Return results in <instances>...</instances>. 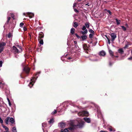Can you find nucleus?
I'll use <instances>...</instances> for the list:
<instances>
[{
    "label": "nucleus",
    "instance_id": "f257e3e1",
    "mask_svg": "<svg viewBox=\"0 0 132 132\" xmlns=\"http://www.w3.org/2000/svg\"><path fill=\"white\" fill-rule=\"evenodd\" d=\"M40 71L37 72L35 74V77H33L31 79V82H30L29 84L28 85V86L30 88H31L33 85L34 84L36 80L38 77V76H37L39 75L40 73Z\"/></svg>",
    "mask_w": 132,
    "mask_h": 132
},
{
    "label": "nucleus",
    "instance_id": "f03ea898",
    "mask_svg": "<svg viewBox=\"0 0 132 132\" xmlns=\"http://www.w3.org/2000/svg\"><path fill=\"white\" fill-rule=\"evenodd\" d=\"M78 115L79 116H88L89 115L88 112L85 111H83L80 112L78 113Z\"/></svg>",
    "mask_w": 132,
    "mask_h": 132
},
{
    "label": "nucleus",
    "instance_id": "7ed1b4c3",
    "mask_svg": "<svg viewBox=\"0 0 132 132\" xmlns=\"http://www.w3.org/2000/svg\"><path fill=\"white\" fill-rule=\"evenodd\" d=\"M82 30L84 31H81V32L83 35H85L88 32L87 30L86 29V27L85 26H83L82 28Z\"/></svg>",
    "mask_w": 132,
    "mask_h": 132
},
{
    "label": "nucleus",
    "instance_id": "20e7f679",
    "mask_svg": "<svg viewBox=\"0 0 132 132\" xmlns=\"http://www.w3.org/2000/svg\"><path fill=\"white\" fill-rule=\"evenodd\" d=\"M70 127H69L68 128V130H70V131H72L75 129V127H76V126L75 125H73V123H71L70 124Z\"/></svg>",
    "mask_w": 132,
    "mask_h": 132
},
{
    "label": "nucleus",
    "instance_id": "39448f33",
    "mask_svg": "<svg viewBox=\"0 0 132 132\" xmlns=\"http://www.w3.org/2000/svg\"><path fill=\"white\" fill-rule=\"evenodd\" d=\"M111 41L113 42L116 38V35L115 33H111Z\"/></svg>",
    "mask_w": 132,
    "mask_h": 132
},
{
    "label": "nucleus",
    "instance_id": "423d86ee",
    "mask_svg": "<svg viewBox=\"0 0 132 132\" xmlns=\"http://www.w3.org/2000/svg\"><path fill=\"white\" fill-rule=\"evenodd\" d=\"M12 48L13 49V52L15 54L18 53L20 52V51L15 46H13Z\"/></svg>",
    "mask_w": 132,
    "mask_h": 132
},
{
    "label": "nucleus",
    "instance_id": "0eeeda50",
    "mask_svg": "<svg viewBox=\"0 0 132 132\" xmlns=\"http://www.w3.org/2000/svg\"><path fill=\"white\" fill-rule=\"evenodd\" d=\"M65 123L62 122H60L58 124L59 126L61 128H64L65 127Z\"/></svg>",
    "mask_w": 132,
    "mask_h": 132
},
{
    "label": "nucleus",
    "instance_id": "6e6552de",
    "mask_svg": "<svg viewBox=\"0 0 132 132\" xmlns=\"http://www.w3.org/2000/svg\"><path fill=\"white\" fill-rule=\"evenodd\" d=\"M28 15L30 18H31L34 16V13L28 12L26 13Z\"/></svg>",
    "mask_w": 132,
    "mask_h": 132
},
{
    "label": "nucleus",
    "instance_id": "1a4fd4ad",
    "mask_svg": "<svg viewBox=\"0 0 132 132\" xmlns=\"http://www.w3.org/2000/svg\"><path fill=\"white\" fill-rule=\"evenodd\" d=\"M95 106L97 110V111L98 114L97 116L98 117V115L101 114V112L100 110L99 107L97 105H95Z\"/></svg>",
    "mask_w": 132,
    "mask_h": 132
},
{
    "label": "nucleus",
    "instance_id": "9d476101",
    "mask_svg": "<svg viewBox=\"0 0 132 132\" xmlns=\"http://www.w3.org/2000/svg\"><path fill=\"white\" fill-rule=\"evenodd\" d=\"M30 70V69L28 67H25L23 69V70L24 71L26 72L27 73H29V70Z\"/></svg>",
    "mask_w": 132,
    "mask_h": 132
},
{
    "label": "nucleus",
    "instance_id": "9b49d317",
    "mask_svg": "<svg viewBox=\"0 0 132 132\" xmlns=\"http://www.w3.org/2000/svg\"><path fill=\"white\" fill-rule=\"evenodd\" d=\"M84 122H82L81 123H79L76 126L78 127L79 128H82L83 127L84 125Z\"/></svg>",
    "mask_w": 132,
    "mask_h": 132
},
{
    "label": "nucleus",
    "instance_id": "f8f14e48",
    "mask_svg": "<svg viewBox=\"0 0 132 132\" xmlns=\"http://www.w3.org/2000/svg\"><path fill=\"white\" fill-rule=\"evenodd\" d=\"M99 54L100 56H104L106 55V53L104 51H102L99 52Z\"/></svg>",
    "mask_w": 132,
    "mask_h": 132
},
{
    "label": "nucleus",
    "instance_id": "ddd939ff",
    "mask_svg": "<svg viewBox=\"0 0 132 132\" xmlns=\"http://www.w3.org/2000/svg\"><path fill=\"white\" fill-rule=\"evenodd\" d=\"M108 49L110 55L113 58L114 57L113 52L109 48H108Z\"/></svg>",
    "mask_w": 132,
    "mask_h": 132
},
{
    "label": "nucleus",
    "instance_id": "4468645a",
    "mask_svg": "<svg viewBox=\"0 0 132 132\" xmlns=\"http://www.w3.org/2000/svg\"><path fill=\"white\" fill-rule=\"evenodd\" d=\"M83 119L87 123H89L90 122V119L89 118H84Z\"/></svg>",
    "mask_w": 132,
    "mask_h": 132
},
{
    "label": "nucleus",
    "instance_id": "2eb2a0df",
    "mask_svg": "<svg viewBox=\"0 0 132 132\" xmlns=\"http://www.w3.org/2000/svg\"><path fill=\"white\" fill-rule=\"evenodd\" d=\"M6 43L4 42H2L0 43V48H4V46L6 45Z\"/></svg>",
    "mask_w": 132,
    "mask_h": 132
},
{
    "label": "nucleus",
    "instance_id": "dca6fc26",
    "mask_svg": "<svg viewBox=\"0 0 132 132\" xmlns=\"http://www.w3.org/2000/svg\"><path fill=\"white\" fill-rule=\"evenodd\" d=\"M118 52L120 53L121 54H123L124 52V51L123 49L122 48H120L118 50Z\"/></svg>",
    "mask_w": 132,
    "mask_h": 132
},
{
    "label": "nucleus",
    "instance_id": "f3484780",
    "mask_svg": "<svg viewBox=\"0 0 132 132\" xmlns=\"http://www.w3.org/2000/svg\"><path fill=\"white\" fill-rule=\"evenodd\" d=\"M82 35V36H81L80 38H82V41H84V40L86 39L87 38V36L86 35Z\"/></svg>",
    "mask_w": 132,
    "mask_h": 132
},
{
    "label": "nucleus",
    "instance_id": "a211bd4d",
    "mask_svg": "<svg viewBox=\"0 0 132 132\" xmlns=\"http://www.w3.org/2000/svg\"><path fill=\"white\" fill-rule=\"evenodd\" d=\"M10 119V117H8L5 119V121L6 124L7 125L8 124V122Z\"/></svg>",
    "mask_w": 132,
    "mask_h": 132
},
{
    "label": "nucleus",
    "instance_id": "6ab92c4d",
    "mask_svg": "<svg viewBox=\"0 0 132 132\" xmlns=\"http://www.w3.org/2000/svg\"><path fill=\"white\" fill-rule=\"evenodd\" d=\"M10 122L12 124L14 123L15 122V121L14 119L12 118H10L9 119Z\"/></svg>",
    "mask_w": 132,
    "mask_h": 132
},
{
    "label": "nucleus",
    "instance_id": "aec40b11",
    "mask_svg": "<svg viewBox=\"0 0 132 132\" xmlns=\"http://www.w3.org/2000/svg\"><path fill=\"white\" fill-rule=\"evenodd\" d=\"M68 131L69 130L67 128H66L64 129H61V132H68Z\"/></svg>",
    "mask_w": 132,
    "mask_h": 132
},
{
    "label": "nucleus",
    "instance_id": "412c9836",
    "mask_svg": "<svg viewBox=\"0 0 132 132\" xmlns=\"http://www.w3.org/2000/svg\"><path fill=\"white\" fill-rule=\"evenodd\" d=\"M75 29L73 28H72L70 30V32L73 35L74 34L75 32Z\"/></svg>",
    "mask_w": 132,
    "mask_h": 132
},
{
    "label": "nucleus",
    "instance_id": "4be33fe9",
    "mask_svg": "<svg viewBox=\"0 0 132 132\" xmlns=\"http://www.w3.org/2000/svg\"><path fill=\"white\" fill-rule=\"evenodd\" d=\"M105 36L106 37L108 41V43L109 44H110V40L109 37L107 36L106 35H105Z\"/></svg>",
    "mask_w": 132,
    "mask_h": 132
},
{
    "label": "nucleus",
    "instance_id": "5701e85b",
    "mask_svg": "<svg viewBox=\"0 0 132 132\" xmlns=\"http://www.w3.org/2000/svg\"><path fill=\"white\" fill-rule=\"evenodd\" d=\"M115 20H116L117 24L118 25H119L120 23L121 20H118L117 19H116Z\"/></svg>",
    "mask_w": 132,
    "mask_h": 132
},
{
    "label": "nucleus",
    "instance_id": "b1692460",
    "mask_svg": "<svg viewBox=\"0 0 132 132\" xmlns=\"http://www.w3.org/2000/svg\"><path fill=\"white\" fill-rule=\"evenodd\" d=\"M73 26L75 28H76L78 26V24L77 23L75 22L74 23Z\"/></svg>",
    "mask_w": 132,
    "mask_h": 132
},
{
    "label": "nucleus",
    "instance_id": "393cba45",
    "mask_svg": "<svg viewBox=\"0 0 132 132\" xmlns=\"http://www.w3.org/2000/svg\"><path fill=\"white\" fill-rule=\"evenodd\" d=\"M40 36L39 37L40 39L43 38L44 37V34L43 33H41L40 34H39Z\"/></svg>",
    "mask_w": 132,
    "mask_h": 132
},
{
    "label": "nucleus",
    "instance_id": "a878e982",
    "mask_svg": "<svg viewBox=\"0 0 132 132\" xmlns=\"http://www.w3.org/2000/svg\"><path fill=\"white\" fill-rule=\"evenodd\" d=\"M85 26L87 28H89V22H86L85 24Z\"/></svg>",
    "mask_w": 132,
    "mask_h": 132
},
{
    "label": "nucleus",
    "instance_id": "bb28decb",
    "mask_svg": "<svg viewBox=\"0 0 132 132\" xmlns=\"http://www.w3.org/2000/svg\"><path fill=\"white\" fill-rule=\"evenodd\" d=\"M12 129V131L13 132H17L16 128L15 127H13Z\"/></svg>",
    "mask_w": 132,
    "mask_h": 132
},
{
    "label": "nucleus",
    "instance_id": "cd10ccee",
    "mask_svg": "<svg viewBox=\"0 0 132 132\" xmlns=\"http://www.w3.org/2000/svg\"><path fill=\"white\" fill-rule=\"evenodd\" d=\"M89 31L91 33H92L93 34H94V32L92 29H90L89 30Z\"/></svg>",
    "mask_w": 132,
    "mask_h": 132
},
{
    "label": "nucleus",
    "instance_id": "c85d7f7f",
    "mask_svg": "<svg viewBox=\"0 0 132 132\" xmlns=\"http://www.w3.org/2000/svg\"><path fill=\"white\" fill-rule=\"evenodd\" d=\"M3 127L5 129L6 132L8 131V128L7 127L5 126H3Z\"/></svg>",
    "mask_w": 132,
    "mask_h": 132
},
{
    "label": "nucleus",
    "instance_id": "c756f323",
    "mask_svg": "<svg viewBox=\"0 0 132 132\" xmlns=\"http://www.w3.org/2000/svg\"><path fill=\"white\" fill-rule=\"evenodd\" d=\"M53 119H51L49 121V123H53Z\"/></svg>",
    "mask_w": 132,
    "mask_h": 132
},
{
    "label": "nucleus",
    "instance_id": "7c9ffc66",
    "mask_svg": "<svg viewBox=\"0 0 132 132\" xmlns=\"http://www.w3.org/2000/svg\"><path fill=\"white\" fill-rule=\"evenodd\" d=\"M39 43L40 44L43 45V39H41L39 41Z\"/></svg>",
    "mask_w": 132,
    "mask_h": 132
},
{
    "label": "nucleus",
    "instance_id": "2f4dec72",
    "mask_svg": "<svg viewBox=\"0 0 132 132\" xmlns=\"http://www.w3.org/2000/svg\"><path fill=\"white\" fill-rule=\"evenodd\" d=\"M57 112V111L56 110H54V111H53L52 113V114H54L56 113Z\"/></svg>",
    "mask_w": 132,
    "mask_h": 132
},
{
    "label": "nucleus",
    "instance_id": "473e14b6",
    "mask_svg": "<svg viewBox=\"0 0 132 132\" xmlns=\"http://www.w3.org/2000/svg\"><path fill=\"white\" fill-rule=\"evenodd\" d=\"M121 27L124 31H125L126 30V28L123 26H122Z\"/></svg>",
    "mask_w": 132,
    "mask_h": 132
},
{
    "label": "nucleus",
    "instance_id": "72a5a7b5",
    "mask_svg": "<svg viewBox=\"0 0 132 132\" xmlns=\"http://www.w3.org/2000/svg\"><path fill=\"white\" fill-rule=\"evenodd\" d=\"M93 34H90L89 35V38H92L93 37Z\"/></svg>",
    "mask_w": 132,
    "mask_h": 132
},
{
    "label": "nucleus",
    "instance_id": "f704fd0d",
    "mask_svg": "<svg viewBox=\"0 0 132 132\" xmlns=\"http://www.w3.org/2000/svg\"><path fill=\"white\" fill-rule=\"evenodd\" d=\"M73 9H74V10L75 12H76V13H78L79 12L78 11V10H77V9H76V8H74Z\"/></svg>",
    "mask_w": 132,
    "mask_h": 132
},
{
    "label": "nucleus",
    "instance_id": "c9c22d12",
    "mask_svg": "<svg viewBox=\"0 0 132 132\" xmlns=\"http://www.w3.org/2000/svg\"><path fill=\"white\" fill-rule=\"evenodd\" d=\"M23 25H24V23H22V22L20 24V27H23L22 26Z\"/></svg>",
    "mask_w": 132,
    "mask_h": 132
},
{
    "label": "nucleus",
    "instance_id": "e433bc0d",
    "mask_svg": "<svg viewBox=\"0 0 132 132\" xmlns=\"http://www.w3.org/2000/svg\"><path fill=\"white\" fill-rule=\"evenodd\" d=\"M0 122L1 124H2L3 123V121L1 117H0Z\"/></svg>",
    "mask_w": 132,
    "mask_h": 132
},
{
    "label": "nucleus",
    "instance_id": "4c0bfd02",
    "mask_svg": "<svg viewBox=\"0 0 132 132\" xmlns=\"http://www.w3.org/2000/svg\"><path fill=\"white\" fill-rule=\"evenodd\" d=\"M12 36L11 34L10 33H9L8 34V37L9 38H10Z\"/></svg>",
    "mask_w": 132,
    "mask_h": 132
},
{
    "label": "nucleus",
    "instance_id": "58836bf2",
    "mask_svg": "<svg viewBox=\"0 0 132 132\" xmlns=\"http://www.w3.org/2000/svg\"><path fill=\"white\" fill-rule=\"evenodd\" d=\"M3 64V61L1 60L0 61V67H1L2 66Z\"/></svg>",
    "mask_w": 132,
    "mask_h": 132
},
{
    "label": "nucleus",
    "instance_id": "ea45409f",
    "mask_svg": "<svg viewBox=\"0 0 132 132\" xmlns=\"http://www.w3.org/2000/svg\"><path fill=\"white\" fill-rule=\"evenodd\" d=\"M46 123H42V126L43 127L44 126H46Z\"/></svg>",
    "mask_w": 132,
    "mask_h": 132
},
{
    "label": "nucleus",
    "instance_id": "a19ab883",
    "mask_svg": "<svg viewBox=\"0 0 132 132\" xmlns=\"http://www.w3.org/2000/svg\"><path fill=\"white\" fill-rule=\"evenodd\" d=\"M105 10H106L107 11V12L109 13L110 14V15H111V11L109 10H107L106 9H105Z\"/></svg>",
    "mask_w": 132,
    "mask_h": 132
},
{
    "label": "nucleus",
    "instance_id": "79ce46f5",
    "mask_svg": "<svg viewBox=\"0 0 132 132\" xmlns=\"http://www.w3.org/2000/svg\"><path fill=\"white\" fill-rule=\"evenodd\" d=\"M108 130L110 131H113V129H112L111 128H108Z\"/></svg>",
    "mask_w": 132,
    "mask_h": 132
},
{
    "label": "nucleus",
    "instance_id": "37998d69",
    "mask_svg": "<svg viewBox=\"0 0 132 132\" xmlns=\"http://www.w3.org/2000/svg\"><path fill=\"white\" fill-rule=\"evenodd\" d=\"M128 59L129 60H132V57H129L128 58Z\"/></svg>",
    "mask_w": 132,
    "mask_h": 132
},
{
    "label": "nucleus",
    "instance_id": "c03bdc74",
    "mask_svg": "<svg viewBox=\"0 0 132 132\" xmlns=\"http://www.w3.org/2000/svg\"><path fill=\"white\" fill-rule=\"evenodd\" d=\"M75 35L78 38H80V36H78L77 34H75Z\"/></svg>",
    "mask_w": 132,
    "mask_h": 132
},
{
    "label": "nucleus",
    "instance_id": "a18cd8bd",
    "mask_svg": "<svg viewBox=\"0 0 132 132\" xmlns=\"http://www.w3.org/2000/svg\"><path fill=\"white\" fill-rule=\"evenodd\" d=\"M4 48H0V53H1L2 51H3Z\"/></svg>",
    "mask_w": 132,
    "mask_h": 132
},
{
    "label": "nucleus",
    "instance_id": "49530a36",
    "mask_svg": "<svg viewBox=\"0 0 132 132\" xmlns=\"http://www.w3.org/2000/svg\"><path fill=\"white\" fill-rule=\"evenodd\" d=\"M67 102H65L63 103V104H64L65 105H66V106H67Z\"/></svg>",
    "mask_w": 132,
    "mask_h": 132
},
{
    "label": "nucleus",
    "instance_id": "de8ad7c7",
    "mask_svg": "<svg viewBox=\"0 0 132 132\" xmlns=\"http://www.w3.org/2000/svg\"><path fill=\"white\" fill-rule=\"evenodd\" d=\"M93 61H98V60L97 59H93L92 60Z\"/></svg>",
    "mask_w": 132,
    "mask_h": 132
},
{
    "label": "nucleus",
    "instance_id": "09e8293b",
    "mask_svg": "<svg viewBox=\"0 0 132 132\" xmlns=\"http://www.w3.org/2000/svg\"><path fill=\"white\" fill-rule=\"evenodd\" d=\"M23 29L24 31H26L27 30V28H26V27H24L23 28Z\"/></svg>",
    "mask_w": 132,
    "mask_h": 132
},
{
    "label": "nucleus",
    "instance_id": "8fccbe9b",
    "mask_svg": "<svg viewBox=\"0 0 132 132\" xmlns=\"http://www.w3.org/2000/svg\"><path fill=\"white\" fill-rule=\"evenodd\" d=\"M76 4H77L76 3H75L73 4V8H74V7L76 5Z\"/></svg>",
    "mask_w": 132,
    "mask_h": 132
},
{
    "label": "nucleus",
    "instance_id": "3c124183",
    "mask_svg": "<svg viewBox=\"0 0 132 132\" xmlns=\"http://www.w3.org/2000/svg\"><path fill=\"white\" fill-rule=\"evenodd\" d=\"M9 21H10L9 20H8L7 19V20L6 22V23H5V24L6 25V24H8V23H9Z\"/></svg>",
    "mask_w": 132,
    "mask_h": 132
},
{
    "label": "nucleus",
    "instance_id": "603ef678",
    "mask_svg": "<svg viewBox=\"0 0 132 132\" xmlns=\"http://www.w3.org/2000/svg\"><path fill=\"white\" fill-rule=\"evenodd\" d=\"M128 46L127 45H126L125 46V47H124V48H127L128 47Z\"/></svg>",
    "mask_w": 132,
    "mask_h": 132
},
{
    "label": "nucleus",
    "instance_id": "864d4df0",
    "mask_svg": "<svg viewBox=\"0 0 132 132\" xmlns=\"http://www.w3.org/2000/svg\"><path fill=\"white\" fill-rule=\"evenodd\" d=\"M68 60H70L72 59L71 57H68L67 58Z\"/></svg>",
    "mask_w": 132,
    "mask_h": 132
},
{
    "label": "nucleus",
    "instance_id": "5fc2aeb1",
    "mask_svg": "<svg viewBox=\"0 0 132 132\" xmlns=\"http://www.w3.org/2000/svg\"><path fill=\"white\" fill-rule=\"evenodd\" d=\"M17 46L20 49H21V47L20 46H19V45H17Z\"/></svg>",
    "mask_w": 132,
    "mask_h": 132
},
{
    "label": "nucleus",
    "instance_id": "6e6d98bb",
    "mask_svg": "<svg viewBox=\"0 0 132 132\" xmlns=\"http://www.w3.org/2000/svg\"><path fill=\"white\" fill-rule=\"evenodd\" d=\"M74 43L75 44H77V42L76 41H74Z\"/></svg>",
    "mask_w": 132,
    "mask_h": 132
},
{
    "label": "nucleus",
    "instance_id": "4d7b16f0",
    "mask_svg": "<svg viewBox=\"0 0 132 132\" xmlns=\"http://www.w3.org/2000/svg\"><path fill=\"white\" fill-rule=\"evenodd\" d=\"M9 105L10 106H11V103L10 102H9Z\"/></svg>",
    "mask_w": 132,
    "mask_h": 132
},
{
    "label": "nucleus",
    "instance_id": "13d9d810",
    "mask_svg": "<svg viewBox=\"0 0 132 132\" xmlns=\"http://www.w3.org/2000/svg\"><path fill=\"white\" fill-rule=\"evenodd\" d=\"M100 132H108V131H103V130H101Z\"/></svg>",
    "mask_w": 132,
    "mask_h": 132
},
{
    "label": "nucleus",
    "instance_id": "bf43d9fd",
    "mask_svg": "<svg viewBox=\"0 0 132 132\" xmlns=\"http://www.w3.org/2000/svg\"><path fill=\"white\" fill-rule=\"evenodd\" d=\"M11 19V18L10 17H9L7 18V20H8L10 21Z\"/></svg>",
    "mask_w": 132,
    "mask_h": 132
},
{
    "label": "nucleus",
    "instance_id": "052dcab7",
    "mask_svg": "<svg viewBox=\"0 0 132 132\" xmlns=\"http://www.w3.org/2000/svg\"><path fill=\"white\" fill-rule=\"evenodd\" d=\"M3 85V84L2 82H0V87H1V86Z\"/></svg>",
    "mask_w": 132,
    "mask_h": 132
},
{
    "label": "nucleus",
    "instance_id": "680f3d73",
    "mask_svg": "<svg viewBox=\"0 0 132 132\" xmlns=\"http://www.w3.org/2000/svg\"><path fill=\"white\" fill-rule=\"evenodd\" d=\"M7 101H8V102H10V100L9 99L8 97L7 98Z\"/></svg>",
    "mask_w": 132,
    "mask_h": 132
},
{
    "label": "nucleus",
    "instance_id": "e2e57ef3",
    "mask_svg": "<svg viewBox=\"0 0 132 132\" xmlns=\"http://www.w3.org/2000/svg\"><path fill=\"white\" fill-rule=\"evenodd\" d=\"M86 5H88V6H90V4H89V3H88L87 4H86Z\"/></svg>",
    "mask_w": 132,
    "mask_h": 132
},
{
    "label": "nucleus",
    "instance_id": "0e129e2a",
    "mask_svg": "<svg viewBox=\"0 0 132 132\" xmlns=\"http://www.w3.org/2000/svg\"><path fill=\"white\" fill-rule=\"evenodd\" d=\"M29 37L31 39V35L30 34H29Z\"/></svg>",
    "mask_w": 132,
    "mask_h": 132
},
{
    "label": "nucleus",
    "instance_id": "69168bd1",
    "mask_svg": "<svg viewBox=\"0 0 132 132\" xmlns=\"http://www.w3.org/2000/svg\"><path fill=\"white\" fill-rule=\"evenodd\" d=\"M26 14H27L26 13H23V15H25Z\"/></svg>",
    "mask_w": 132,
    "mask_h": 132
},
{
    "label": "nucleus",
    "instance_id": "338daca9",
    "mask_svg": "<svg viewBox=\"0 0 132 132\" xmlns=\"http://www.w3.org/2000/svg\"><path fill=\"white\" fill-rule=\"evenodd\" d=\"M112 65V64L110 62L109 63V65H110V66H111Z\"/></svg>",
    "mask_w": 132,
    "mask_h": 132
},
{
    "label": "nucleus",
    "instance_id": "774afa93",
    "mask_svg": "<svg viewBox=\"0 0 132 132\" xmlns=\"http://www.w3.org/2000/svg\"><path fill=\"white\" fill-rule=\"evenodd\" d=\"M75 46L76 47H78V45H77V44H76V45H75Z\"/></svg>",
    "mask_w": 132,
    "mask_h": 132
}]
</instances>
